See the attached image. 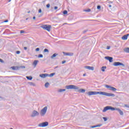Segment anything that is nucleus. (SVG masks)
<instances>
[{"mask_svg": "<svg viewBox=\"0 0 129 129\" xmlns=\"http://www.w3.org/2000/svg\"><path fill=\"white\" fill-rule=\"evenodd\" d=\"M97 94H100L101 95H105V96H115L114 94L108 93L104 92H93V91H89L88 93V95L89 96L91 95H97Z\"/></svg>", "mask_w": 129, "mask_h": 129, "instance_id": "f257e3e1", "label": "nucleus"}, {"mask_svg": "<svg viewBox=\"0 0 129 129\" xmlns=\"http://www.w3.org/2000/svg\"><path fill=\"white\" fill-rule=\"evenodd\" d=\"M112 110V111L117 110L119 112L120 115H123V112H122V111H121V110H120V109L115 108L110 106H107L105 107L103 110V112H105L107 110Z\"/></svg>", "mask_w": 129, "mask_h": 129, "instance_id": "f03ea898", "label": "nucleus"}, {"mask_svg": "<svg viewBox=\"0 0 129 129\" xmlns=\"http://www.w3.org/2000/svg\"><path fill=\"white\" fill-rule=\"evenodd\" d=\"M41 28L43 29V30H46V31H47V32H50L52 26L49 25H43L42 26H41Z\"/></svg>", "mask_w": 129, "mask_h": 129, "instance_id": "7ed1b4c3", "label": "nucleus"}, {"mask_svg": "<svg viewBox=\"0 0 129 129\" xmlns=\"http://www.w3.org/2000/svg\"><path fill=\"white\" fill-rule=\"evenodd\" d=\"M67 89H75V90L79 89V88L75 85H70L66 86Z\"/></svg>", "mask_w": 129, "mask_h": 129, "instance_id": "20e7f679", "label": "nucleus"}, {"mask_svg": "<svg viewBox=\"0 0 129 129\" xmlns=\"http://www.w3.org/2000/svg\"><path fill=\"white\" fill-rule=\"evenodd\" d=\"M47 109H48V108L47 106L44 107L40 112V114L41 115H45L46 114V112H47Z\"/></svg>", "mask_w": 129, "mask_h": 129, "instance_id": "39448f33", "label": "nucleus"}, {"mask_svg": "<svg viewBox=\"0 0 129 129\" xmlns=\"http://www.w3.org/2000/svg\"><path fill=\"white\" fill-rule=\"evenodd\" d=\"M105 87L106 88H109V90H111L112 91H116V90H117L116 88H115L113 87H111L108 85H106Z\"/></svg>", "mask_w": 129, "mask_h": 129, "instance_id": "423d86ee", "label": "nucleus"}, {"mask_svg": "<svg viewBox=\"0 0 129 129\" xmlns=\"http://www.w3.org/2000/svg\"><path fill=\"white\" fill-rule=\"evenodd\" d=\"M48 124L49 123L48 122H44L39 124L38 126H40V127H45V126H47Z\"/></svg>", "mask_w": 129, "mask_h": 129, "instance_id": "0eeeda50", "label": "nucleus"}, {"mask_svg": "<svg viewBox=\"0 0 129 129\" xmlns=\"http://www.w3.org/2000/svg\"><path fill=\"white\" fill-rule=\"evenodd\" d=\"M114 66H122L123 67H124V64L121 62H115L113 63Z\"/></svg>", "mask_w": 129, "mask_h": 129, "instance_id": "6e6552de", "label": "nucleus"}, {"mask_svg": "<svg viewBox=\"0 0 129 129\" xmlns=\"http://www.w3.org/2000/svg\"><path fill=\"white\" fill-rule=\"evenodd\" d=\"M105 59H106V60H108V61L110 62H113V58H112L110 56H105Z\"/></svg>", "mask_w": 129, "mask_h": 129, "instance_id": "1a4fd4ad", "label": "nucleus"}, {"mask_svg": "<svg viewBox=\"0 0 129 129\" xmlns=\"http://www.w3.org/2000/svg\"><path fill=\"white\" fill-rule=\"evenodd\" d=\"M63 55H65V56H73L74 53L72 52H63Z\"/></svg>", "mask_w": 129, "mask_h": 129, "instance_id": "9d476101", "label": "nucleus"}, {"mask_svg": "<svg viewBox=\"0 0 129 129\" xmlns=\"http://www.w3.org/2000/svg\"><path fill=\"white\" fill-rule=\"evenodd\" d=\"M36 115H39V113L37 111H34L31 116L34 117V116H36Z\"/></svg>", "mask_w": 129, "mask_h": 129, "instance_id": "9b49d317", "label": "nucleus"}, {"mask_svg": "<svg viewBox=\"0 0 129 129\" xmlns=\"http://www.w3.org/2000/svg\"><path fill=\"white\" fill-rule=\"evenodd\" d=\"M39 76L41 78H45V77H47V76H49V75L48 74H42L40 75Z\"/></svg>", "mask_w": 129, "mask_h": 129, "instance_id": "f8f14e48", "label": "nucleus"}, {"mask_svg": "<svg viewBox=\"0 0 129 129\" xmlns=\"http://www.w3.org/2000/svg\"><path fill=\"white\" fill-rule=\"evenodd\" d=\"M85 68H86V69H88L89 70H94V68L93 67L85 66Z\"/></svg>", "mask_w": 129, "mask_h": 129, "instance_id": "ddd939ff", "label": "nucleus"}, {"mask_svg": "<svg viewBox=\"0 0 129 129\" xmlns=\"http://www.w3.org/2000/svg\"><path fill=\"white\" fill-rule=\"evenodd\" d=\"M128 36H129L128 34L124 35L122 37V40H127V37H128Z\"/></svg>", "mask_w": 129, "mask_h": 129, "instance_id": "4468645a", "label": "nucleus"}, {"mask_svg": "<svg viewBox=\"0 0 129 129\" xmlns=\"http://www.w3.org/2000/svg\"><path fill=\"white\" fill-rule=\"evenodd\" d=\"M38 62H39V60L34 61L33 64L34 65V67H36V66H37V64H38Z\"/></svg>", "mask_w": 129, "mask_h": 129, "instance_id": "2eb2a0df", "label": "nucleus"}, {"mask_svg": "<svg viewBox=\"0 0 129 129\" xmlns=\"http://www.w3.org/2000/svg\"><path fill=\"white\" fill-rule=\"evenodd\" d=\"M78 92H80V93H83L85 92V90L84 89H78Z\"/></svg>", "mask_w": 129, "mask_h": 129, "instance_id": "dca6fc26", "label": "nucleus"}, {"mask_svg": "<svg viewBox=\"0 0 129 129\" xmlns=\"http://www.w3.org/2000/svg\"><path fill=\"white\" fill-rule=\"evenodd\" d=\"M56 56H58V54H57V53H54V54L51 56V59H54V58H55V57H56Z\"/></svg>", "mask_w": 129, "mask_h": 129, "instance_id": "f3484780", "label": "nucleus"}, {"mask_svg": "<svg viewBox=\"0 0 129 129\" xmlns=\"http://www.w3.org/2000/svg\"><path fill=\"white\" fill-rule=\"evenodd\" d=\"M124 51L126 52V53H129V47H126L124 49Z\"/></svg>", "mask_w": 129, "mask_h": 129, "instance_id": "a211bd4d", "label": "nucleus"}, {"mask_svg": "<svg viewBox=\"0 0 129 129\" xmlns=\"http://www.w3.org/2000/svg\"><path fill=\"white\" fill-rule=\"evenodd\" d=\"M101 69L102 72H104L105 71V69H106V67H102Z\"/></svg>", "mask_w": 129, "mask_h": 129, "instance_id": "6ab92c4d", "label": "nucleus"}, {"mask_svg": "<svg viewBox=\"0 0 129 129\" xmlns=\"http://www.w3.org/2000/svg\"><path fill=\"white\" fill-rule=\"evenodd\" d=\"M101 125H102L101 124L94 125V126H92V128H94V127H99L101 126Z\"/></svg>", "mask_w": 129, "mask_h": 129, "instance_id": "aec40b11", "label": "nucleus"}, {"mask_svg": "<svg viewBox=\"0 0 129 129\" xmlns=\"http://www.w3.org/2000/svg\"><path fill=\"white\" fill-rule=\"evenodd\" d=\"M27 79H28V80H32L33 79V78L32 77H26Z\"/></svg>", "mask_w": 129, "mask_h": 129, "instance_id": "412c9836", "label": "nucleus"}, {"mask_svg": "<svg viewBox=\"0 0 129 129\" xmlns=\"http://www.w3.org/2000/svg\"><path fill=\"white\" fill-rule=\"evenodd\" d=\"M54 75H55V73H52L48 75V76H49V77H53Z\"/></svg>", "mask_w": 129, "mask_h": 129, "instance_id": "4be33fe9", "label": "nucleus"}, {"mask_svg": "<svg viewBox=\"0 0 129 129\" xmlns=\"http://www.w3.org/2000/svg\"><path fill=\"white\" fill-rule=\"evenodd\" d=\"M63 15H67V14H68V12L67 11L65 10L63 12Z\"/></svg>", "mask_w": 129, "mask_h": 129, "instance_id": "5701e85b", "label": "nucleus"}, {"mask_svg": "<svg viewBox=\"0 0 129 129\" xmlns=\"http://www.w3.org/2000/svg\"><path fill=\"white\" fill-rule=\"evenodd\" d=\"M46 52H47V53H49V50H48V49H47V48H45L44 50V52L46 53Z\"/></svg>", "mask_w": 129, "mask_h": 129, "instance_id": "b1692460", "label": "nucleus"}, {"mask_svg": "<svg viewBox=\"0 0 129 129\" xmlns=\"http://www.w3.org/2000/svg\"><path fill=\"white\" fill-rule=\"evenodd\" d=\"M91 10L90 9H88L87 10H85L84 11V12H91Z\"/></svg>", "mask_w": 129, "mask_h": 129, "instance_id": "393cba45", "label": "nucleus"}, {"mask_svg": "<svg viewBox=\"0 0 129 129\" xmlns=\"http://www.w3.org/2000/svg\"><path fill=\"white\" fill-rule=\"evenodd\" d=\"M45 87H49V83H46L45 84Z\"/></svg>", "mask_w": 129, "mask_h": 129, "instance_id": "a878e982", "label": "nucleus"}, {"mask_svg": "<svg viewBox=\"0 0 129 129\" xmlns=\"http://www.w3.org/2000/svg\"><path fill=\"white\" fill-rule=\"evenodd\" d=\"M66 89H60L59 90V92H63V91H66Z\"/></svg>", "mask_w": 129, "mask_h": 129, "instance_id": "bb28decb", "label": "nucleus"}, {"mask_svg": "<svg viewBox=\"0 0 129 129\" xmlns=\"http://www.w3.org/2000/svg\"><path fill=\"white\" fill-rule=\"evenodd\" d=\"M39 58H43V54H39L38 55Z\"/></svg>", "mask_w": 129, "mask_h": 129, "instance_id": "cd10ccee", "label": "nucleus"}, {"mask_svg": "<svg viewBox=\"0 0 129 129\" xmlns=\"http://www.w3.org/2000/svg\"><path fill=\"white\" fill-rule=\"evenodd\" d=\"M11 68L13 70H16L17 68L16 67H12Z\"/></svg>", "mask_w": 129, "mask_h": 129, "instance_id": "c85d7f7f", "label": "nucleus"}, {"mask_svg": "<svg viewBox=\"0 0 129 129\" xmlns=\"http://www.w3.org/2000/svg\"><path fill=\"white\" fill-rule=\"evenodd\" d=\"M24 33H25V31H24V30L20 31V34H24Z\"/></svg>", "mask_w": 129, "mask_h": 129, "instance_id": "c756f323", "label": "nucleus"}, {"mask_svg": "<svg viewBox=\"0 0 129 129\" xmlns=\"http://www.w3.org/2000/svg\"><path fill=\"white\" fill-rule=\"evenodd\" d=\"M46 8H47V9H49V8H50V4H47L46 5Z\"/></svg>", "mask_w": 129, "mask_h": 129, "instance_id": "7c9ffc66", "label": "nucleus"}, {"mask_svg": "<svg viewBox=\"0 0 129 129\" xmlns=\"http://www.w3.org/2000/svg\"><path fill=\"white\" fill-rule=\"evenodd\" d=\"M35 50L38 52V51H40V48H37Z\"/></svg>", "mask_w": 129, "mask_h": 129, "instance_id": "2f4dec72", "label": "nucleus"}, {"mask_svg": "<svg viewBox=\"0 0 129 129\" xmlns=\"http://www.w3.org/2000/svg\"><path fill=\"white\" fill-rule=\"evenodd\" d=\"M103 118L104 121H106V120H107V119L106 118V117H104Z\"/></svg>", "mask_w": 129, "mask_h": 129, "instance_id": "473e14b6", "label": "nucleus"}, {"mask_svg": "<svg viewBox=\"0 0 129 129\" xmlns=\"http://www.w3.org/2000/svg\"><path fill=\"white\" fill-rule=\"evenodd\" d=\"M38 13H42V10H41V9H40L39 10Z\"/></svg>", "mask_w": 129, "mask_h": 129, "instance_id": "72a5a7b5", "label": "nucleus"}, {"mask_svg": "<svg viewBox=\"0 0 129 129\" xmlns=\"http://www.w3.org/2000/svg\"><path fill=\"white\" fill-rule=\"evenodd\" d=\"M101 7H100V6H97V9L98 10H100V9L101 8Z\"/></svg>", "mask_w": 129, "mask_h": 129, "instance_id": "f704fd0d", "label": "nucleus"}, {"mask_svg": "<svg viewBox=\"0 0 129 129\" xmlns=\"http://www.w3.org/2000/svg\"><path fill=\"white\" fill-rule=\"evenodd\" d=\"M20 53H21V51H16V53H17V54H20Z\"/></svg>", "mask_w": 129, "mask_h": 129, "instance_id": "c9c22d12", "label": "nucleus"}, {"mask_svg": "<svg viewBox=\"0 0 129 129\" xmlns=\"http://www.w3.org/2000/svg\"><path fill=\"white\" fill-rule=\"evenodd\" d=\"M64 63H66V61L64 60L62 61V64H64Z\"/></svg>", "mask_w": 129, "mask_h": 129, "instance_id": "e433bc0d", "label": "nucleus"}, {"mask_svg": "<svg viewBox=\"0 0 129 129\" xmlns=\"http://www.w3.org/2000/svg\"><path fill=\"white\" fill-rule=\"evenodd\" d=\"M124 106H125V107H128V108H129V106H128V105H127V104H125V105H124Z\"/></svg>", "mask_w": 129, "mask_h": 129, "instance_id": "4c0bfd02", "label": "nucleus"}, {"mask_svg": "<svg viewBox=\"0 0 129 129\" xmlns=\"http://www.w3.org/2000/svg\"><path fill=\"white\" fill-rule=\"evenodd\" d=\"M0 62H1V63H3L4 62V60L0 58Z\"/></svg>", "mask_w": 129, "mask_h": 129, "instance_id": "58836bf2", "label": "nucleus"}, {"mask_svg": "<svg viewBox=\"0 0 129 129\" xmlns=\"http://www.w3.org/2000/svg\"><path fill=\"white\" fill-rule=\"evenodd\" d=\"M58 7L57 6L54 7V10H57Z\"/></svg>", "mask_w": 129, "mask_h": 129, "instance_id": "ea45409f", "label": "nucleus"}, {"mask_svg": "<svg viewBox=\"0 0 129 129\" xmlns=\"http://www.w3.org/2000/svg\"><path fill=\"white\" fill-rule=\"evenodd\" d=\"M24 50H27L28 48L27 47H24Z\"/></svg>", "mask_w": 129, "mask_h": 129, "instance_id": "a19ab883", "label": "nucleus"}, {"mask_svg": "<svg viewBox=\"0 0 129 129\" xmlns=\"http://www.w3.org/2000/svg\"><path fill=\"white\" fill-rule=\"evenodd\" d=\"M8 22H9V20H5L4 21V23H8Z\"/></svg>", "mask_w": 129, "mask_h": 129, "instance_id": "79ce46f5", "label": "nucleus"}, {"mask_svg": "<svg viewBox=\"0 0 129 129\" xmlns=\"http://www.w3.org/2000/svg\"><path fill=\"white\" fill-rule=\"evenodd\" d=\"M107 50H109V49H110L109 46H107Z\"/></svg>", "mask_w": 129, "mask_h": 129, "instance_id": "37998d69", "label": "nucleus"}, {"mask_svg": "<svg viewBox=\"0 0 129 129\" xmlns=\"http://www.w3.org/2000/svg\"><path fill=\"white\" fill-rule=\"evenodd\" d=\"M33 20H36V17H33Z\"/></svg>", "mask_w": 129, "mask_h": 129, "instance_id": "c03bdc74", "label": "nucleus"}, {"mask_svg": "<svg viewBox=\"0 0 129 129\" xmlns=\"http://www.w3.org/2000/svg\"><path fill=\"white\" fill-rule=\"evenodd\" d=\"M83 76H86V74H83Z\"/></svg>", "mask_w": 129, "mask_h": 129, "instance_id": "a18cd8bd", "label": "nucleus"}, {"mask_svg": "<svg viewBox=\"0 0 129 129\" xmlns=\"http://www.w3.org/2000/svg\"><path fill=\"white\" fill-rule=\"evenodd\" d=\"M108 7L109 8H111V5H109Z\"/></svg>", "mask_w": 129, "mask_h": 129, "instance_id": "49530a36", "label": "nucleus"}, {"mask_svg": "<svg viewBox=\"0 0 129 129\" xmlns=\"http://www.w3.org/2000/svg\"><path fill=\"white\" fill-rule=\"evenodd\" d=\"M28 14H30V11H29V12H28Z\"/></svg>", "mask_w": 129, "mask_h": 129, "instance_id": "de8ad7c7", "label": "nucleus"}, {"mask_svg": "<svg viewBox=\"0 0 129 129\" xmlns=\"http://www.w3.org/2000/svg\"><path fill=\"white\" fill-rule=\"evenodd\" d=\"M11 1H12V0H9V2H11Z\"/></svg>", "mask_w": 129, "mask_h": 129, "instance_id": "09e8293b", "label": "nucleus"}, {"mask_svg": "<svg viewBox=\"0 0 129 129\" xmlns=\"http://www.w3.org/2000/svg\"><path fill=\"white\" fill-rule=\"evenodd\" d=\"M10 129H13V128H10Z\"/></svg>", "mask_w": 129, "mask_h": 129, "instance_id": "8fccbe9b", "label": "nucleus"}]
</instances>
